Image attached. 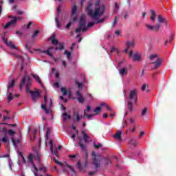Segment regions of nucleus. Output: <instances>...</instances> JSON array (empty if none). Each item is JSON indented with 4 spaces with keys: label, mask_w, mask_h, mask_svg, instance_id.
I'll use <instances>...</instances> for the list:
<instances>
[{
    "label": "nucleus",
    "mask_w": 176,
    "mask_h": 176,
    "mask_svg": "<svg viewBox=\"0 0 176 176\" xmlns=\"http://www.w3.org/2000/svg\"><path fill=\"white\" fill-rule=\"evenodd\" d=\"M78 140H79V142L77 143V145H79V146H80V148H81L82 151H87L86 144H83V143H82V138H78Z\"/></svg>",
    "instance_id": "obj_17"
},
{
    "label": "nucleus",
    "mask_w": 176,
    "mask_h": 176,
    "mask_svg": "<svg viewBox=\"0 0 176 176\" xmlns=\"http://www.w3.org/2000/svg\"><path fill=\"white\" fill-rule=\"evenodd\" d=\"M84 116H87L88 119H91V118H93V116H96V114H87L86 113V110L84 111Z\"/></svg>",
    "instance_id": "obj_30"
},
{
    "label": "nucleus",
    "mask_w": 176,
    "mask_h": 176,
    "mask_svg": "<svg viewBox=\"0 0 176 176\" xmlns=\"http://www.w3.org/2000/svg\"><path fill=\"white\" fill-rule=\"evenodd\" d=\"M41 108L45 111L47 115H49V113H50V110H49V109L46 107V104H41Z\"/></svg>",
    "instance_id": "obj_27"
},
{
    "label": "nucleus",
    "mask_w": 176,
    "mask_h": 176,
    "mask_svg": "<svg viewBox=\"0 0 176 176\" xmlns=\"http://www.w3.org/2000/svg\"><path fill=\"white\" fill-rule=\"evenodd\" d=\"M129 17V12H124V19L126 20Z\"/></svg>",
    "instance_id": "obj_57"
},
{
    "label": "nucleus",
    "mask_w": 176,
    "mask_h": 176,
    "mask_svg": "<svg viewBox=\"0 0 176 176\" xmlns=\"http://www.w3.org/2000/svg\"><path fill=\"white\" fill-rule=\"evenodd\" d=\"M104 20H105V19H100V20H98V21L96 23V24H100V23H104Z\"/></svg>",
    "instance_id": "obj_56"
},
{
    "label": "nucleus",
    "mask_w": 176,
    "mask_h": 176,
    "mask_svg": "<svg viewBox=\"0 0 176 176\" xmlns=\"http://www.w3.org/2000/svg\"><path fill=\"white\" fill-rule=\"evenodd\" d=\"M78 12V7L74 5L72 8V15L74 16Z\"/></svg>",
    "instance_id": "obj_29"
},
{
    "label": "nucleus",
    "mask_w": 176,
    "mask_h": 176,
    "mask_svg": "<svg viewBox=\"0 0 176 176\" xmlns=\"http://www.w3.org/2000/svg\"><path fill=\"white\" fill-rule=\"evenodd\" d=\"M94 148H96V149H98L99 148H101V147L102 146V145L94 144Z\"/></svg>",
    "instance_id": "obj_51"
},
{
    "label": "nucleus",
    "mask_w": 176,
    "mask_h": 176,
    "mask_svg": "<svg viewBox=\"0 0 176 176\" xmlns=\"http://www.w3.org/2000/svg\"><path fill=\"white\" fill-rule=\"evenodd\" d=\"M57 10H58L57 18H56L55 21H56L57 28H60V27H61L62 25L61 22H60V21L58 20V19H60V12H61V8H60V6L58 7Z\"/></svg>",
    "instance_id": "obj_11"
},
{
    "label": "nucleus",
    "mask_w": 176,
    "mask_h": 176,
    "mask_svg": "<svg viewBox=\"0 0 176 176\" xmlns=\"http://www.w3.org/2000/svg\"><path fill=\"white\" fill-rule=\"evenodd\" d=\"M57 45V47H55V50H64V47L65 46V44H64V43H58H58L56 44Z\"/></svg>",
    "instance_id": "obj_19"
},
{
    "label": "nucleus",
    "mask_w": 176,
    "mask_h": 176,
    "mask_svg": "<svg viewBox=\"0 0 176 176\" xmlns=\"http://www.w3.org/2000/svg\"><path fill=\"white\" fill-rule=\"evenodd\" d=\"M71 25H72V22H69L65 26V30H69Z\"/></svg>",
    "instance_id": "obj_47"
},
{
    "label": "nucleus",
    "mask_w": 176,
    "mask_h": 176,
    "mask_svg": "<svg viewBox=\"0 0 176 176\" xmlns=\"http://www.w3.org/2000/svg\"><path fill=\"white\" fill-rule=\"evenodd\" d=\"M14 57H16V58H19V60H21V67L20 69V71H23L24 69V58L20 55H18L16 54H14Z\"/></svg>",
    "instance_id": "obj_13"
},
{
    "label": "nucleus",
    "mask_w": 176,
    "mask_h": 176,
    "mask_svg": "<svg viewBox=\"0 0 176 176\" xmlns=\"http://www.w3.org/2000/svg\"><path fill=\"white\" fill-rule=\"evenodd\" d=\"M54 86H55V87H60V84L56 82L54 83Z\"/></svg>",
    "instance_id": "obj_64"
},
{
    "label": "nucleus",
    "mask_w": 176,
    "mask_h": 176,
    "mask_svg": "<svg viewBox=\"0 0 176 176\" xmlns=\"http://www.w3.org/2000/svg\"><path fill=\"white\" fill-rule=\"evenodd\" d=\"M38 34H39V31L35 30L34 33L32 35V38H35V36H37Z\"/></svg>",
    "instance_id": "obj_50"
},
{
    "label": "nucleus",
    "mask_w": 176,
    "mask_h": 176,
    "mask_svg": "<svg viewBox=\"0 0 176 176\" xmlns=\"http://www.w3.org/2000/svg\"><path fill=\"white\" fill-rule=\"evenodd\" d=\"M76 96H78L77 98V100H78V102H80V104H82V102H85V98H83V96H82V94H80V92L77 91Z\"/></svg>",
    "instance_id": "obj_16"
},
{
    "label": "nucleus",
    "mask_w": 176,
    "mask_h": 176,
    "mask_svg": "<svg viewBox=\"0 0 176 176\" xmlns=\"http://www.w3.org/2000/svg\"><path fill=\"white\" fill-rule=\"evenodd\" d=\"M2 40L4 42V43H6V45L7 43H8V38L6 37H5V36H2Z\"/></svg>",
    "instance_id": "obj_52"
},
{
    "label": "nucleus",
    "mask_w": 176,
    "mask_h": 176,
    "mask_svg": "<svg viewBox=\"0 0 176 176\" xmlns=\"http://www.w3.org/2000/svg\"><path fill=\"white\" fill-rule=\"evenodd\" d=\"M25 47L30 53H34V52H32V50H31V46L28 45V44H26Z\"/></svg>",
    "instance_id": "obj_44"
},
{
    "label": "nucleus",
    "mask_w": 176,
    "mask_h": 176,
    "mask_svg": "<svg viewBox=\"0 0 176 176\" xmlns=\"http://www.w3.org/2000/svg\"><path fill=\"white\" fill-rule=\"evenodd\" d=\"M130 144H131V145H133L135 147L137 146V145L138 144V143H137V142L134 139L131 140Z\"/></svg>",
    "instance_id": "obj_33"
},
{
    "label": "nucleus",
    "mask_w": 176,
    "mask_h": 176,
    "mask_svg": "<svg viewBox=\"0 0 176 176\" xmlns=\"http://www.w3.org/2000/svg\"><path fill=\"white\" fill-rule=\"evenodd\" d=\"M8 138L7 137H3V138H2V141H3V142H8Z\"/></svg>",
    "instance_id": "obj_60"
},
{
    "label": "nucleus",
    "mask_w": 176,
    "mask_h": 176,
    "mask_svg": "<svg viewBox=\"0 0 176 176\" xmlns=\"http://www.w3.org/2000/svg\"><path fill=\"white\" fill-rule=\"evenodd\" d=\"M157 59L155 61L151 63L150 64H154V67L152 68L153 71H155V69H157V68H160V65H162V58H159V55L152 54L149 56V60H155Z\"/></svg>",
    "instance_id": "obj_6"
},
{
    "label": "nucleus",
    "mask_w": 176,
    "mask_h": 176,
    "mask_svg": "<svg viewBox=\"0 0 176 176\" xmlns=\"http://www.w3.org/2000/svg\"><path fill=\"white\" fill-rule=\"evenodd\" d=\"M91 6H93V3H89L87 7V12L89 16L92 20H98L100 16H102L104 13H105V6H101L98 8H95L94 10L91 9Z\"/></svg>",
    "instance_id": "obj_2"
},
{
    "label": "nucleus",
    "mask_w": 176,
    "mask_h": 176,
    "mask_svg": "<svg viewBox=\"0 0 176 176\" xmlns=\"http://www.w3.org/2000/svg\"><path fill=\"white\" fill-rule=\"evenodd\" d=\"M30 75L34 78V79H35L36 82H38L39 85L43 86V84L42 83V81L41 80V78H39V76L34 74H31Z\"/></svg>",
    "instance_id": "obj_18"
},
{
    "label": "nucleus",
    "mask_w": 176,
    "mask_h": 176,
    "mask_svg": "<svg viewBox=\"0 0 176 176\" xmlns=\"http://www.w3.org/2000/svg\"><path fill=\"white\" fill-rule=\"evenodd\" d=\"M138 101V91L137 89H133L130 91L129 95V99L127 100V108L129 112H133L134 111L133 104H137Z\"/></svg>",
    "instance_id": "obj_4"
},
{
    "label": "nucleus",
    "mask_w": 176,
    "mask_h": 176,
    "mask_svg": "<svg viewBox=\"0 0 176 176\" xmlns=\"http://www.w3.org/2000/svg\"><path fill=\"white\" fill-rule=\"evenodd\" d=\"M8 17H9V19H12L10 21L7 23L3 26L4 30L9 28V27H10V25H14V24H16V23H17V21H19V20H21V17H20V16L16 17V16H13L12 15H9Z\"/></svg>",
    "instance_id": "obj_7"
},
{
    "label": "nucleus",
    "mask_w": 176,
    "mask_h": 176,
    "mask_svg": "<svg viewBox=\"0 0 176 176\" xmlns=\"http://www.w3.org/2000/svg\"><path fill=\"white\" fill-rule=\"evenodd\" d=\"M8 133L10 135H13L14 134H16V131H13L12 129H10V130L8 131Z\"/></svg>",
    "instance_id": "obj_45"
},
{
    "label": "nucleus",
    "mask_w": 176,
    "mask_h": 176,
    "mask_svg": "<svg viewBox=\"0 0 176 176\" xmlns=\"http://www.w3.org/2000/svg\"><path fill=\"white\" fill-rule=\"evenodd\" d=\"M97 171H98V169H96V171L89 172V176L94 175V174H96V173H97Z\"/></svg>",
    "instance_id": "obj_54"
},
{
    "label": "nucleus",
    "mask_w": 176,
    "mask_h": 176,
    "mask_svg": "<svg viewBox=\"0 0 176 176\" xmlns=\"http://www.w3.org/2000/svg\"><path fill=\"white\" fill-rule=\"evenodd\" d=\"M118 12H119V5L116 2L114 5V13H118Z\"/></svg>",
    "instance_id": "obj_31"
},
{
    "label": "nucleus",
    "mask_w": 176,
    "mask_h": 176,
    "mask_svg": "<svg viewBox=\"0 0 176 176\" xmlns=\"http://www.w3.org/2000/svg\"><path fill=\"white\" fill-rule=\"evenodd\" d=\"M72 128L73 129V130H74V131L76 132V134H79V131H78V130L76 129V126L72 125Z\"/></svg>",
    "instance_id": "obj_53"
},
{
    "label": "nucleus",
    "mask_w": 176,
    "mask_h": 176,
    "mask_svg": "<svg viewBox=\"0 0 176 176\" xmlns=\"http://www.w3.org/2000/svg\"><path fill=\"white\" fill-rule=\"evenodd\" d=\"M63 122H66L67 119H69V120H70L71 119V116L68 115V113H65L63 114Z\"/></svg>",
    "instance_id": "obj_28"
},
{
    "label": "nucleus",
    "mask_w": 176,
    "mask_h": 176,
    "mask_svg": "<svg viewBox=\"0 0 176 176\" xmlns=\"http://www.w3.org/2000/svg\"><path fill=\"white\" fill-rule=\"evenodd\" d=\"M94 24H96V22H89L86 26V18L85 17V14H82L79 21V26L76 29L75 32L76 34H79L81 31L82 32H86L87 31V28L93 27Z\"/></svg>",
    "instance_id": "obj_5"
},
{
    "label": "nucleus",
    "mask_w": 176,
    "mask_h": 176,
    "mask_svg": "<svg viewBox=\"0 0 176 176\" xmlns=\"http://www.w3.org/2000/svg\"><path fill=\"white\" fill-rule=\"evenodd\" d=\"M133 60V61H140L141 60V55L138 53H135L133 56H132Z\"/></svg>",
    "instance_id": "obj_20"
},
{
    "label": "nucleus",
    "mask_w": 176,
    "mask_h": 176,
    "mask_svg": "<svg viewBox=\"0 0 176 176\" xmlns=\"http://www.w3.org/2000/svg\"><path fill=\"white\" fill-rule=\"evenodd\" d=\"M150 19L152 21H155L156 20V12L153 10H151Z\"/></svg>",
    "instance_id": "obj_22"
},
{
    "label": "nucleus",
    "mask_w": 176,
    "mask_h": 176,
    "mask_svg": "<svg viewBox=\"0 0 176 176\" xmlns=\"http://www.w3.org/2000/svg\"><path fill=\"white\" fill-rule=\"evenodd\" d=\"M50 133H52L50 128H47L46 135H45L47 140H49V135H50Z\"/></svg>",
    "instance_id": "obj_34"
},
{
    "label": "nucleus",
    "mask_w": 176,
    "mask_h": 176,
    "mask_svg": "<svg viewBox=\"0 0 176 176\" xmlns=\"http://www.w3.org/2000/svg\"><path fill=\"white\" fill-rule=\"evenodd\" d=\"M115 34H116V35H120V30H116V32H115Z\"/></svg>",
    "instance_id": "obj_62"
},
{
    "label": "nucleus",
    "mask_w": 176,
    "mask_h": 176,
    "mask_svg": "<svg viewBox=\"0 0 176 176\" xmlns=\"http://www.w3.org/2000/svg\"><path fill=\"white\" fill-rule=\"evenodd\" d=\"M101 111V107H98L94 109V112H95L96 115H99Z\"/></svg>",
    "instance_id": "obj_32"
},
{
    "label": "nucleus",
    "mask_w": 176,
    "mask_h": 176,
    "mask_svg": "<svg viewBox=\"0 0 176 176\" xmlns=\"http://www.w3.org/2000/svg\"><path fill=\"white\" fill-rule=\"evenodd\" d=\"M15 83H16V80L14 79H13L11 82H9L8 90H9L10 89H12V87H14Z\"/></svg>",
    "instance_id": "obj_26"
},
{
    "label": "nucleus",
    "mask_w": 176,
    "mask_h": 176,
    "mask_svg": "<svg viewBox=\"0 0 176 176\" xmlns=\"http://www.w3.org/2000/svg\"><path fill=\"white\" fill-rule=\"evenodd\" d=\"M148 111V109L144 108L142 111V116H145L146 115V112Z\"/></svg>",
    "instance_id": "obj_46"
},
{
    "label": "nucleus",
    "mask_w": 176,
    "mask_h": 176,
    "mask_svg": "<svg viewBox=\"0 0 176 176\" xmlns=\"http://www.w3.org/2000/svg\"><path fill=\"white\" fill-rule=\"evenodd\" d=\"M107 162L106 164H112V162L109 159L106 158Z\"/></svg>",
    "instance_id": "obj_59"
},
{
    "label": "nucleus",
    "mask_w": 176,
    "mask_h": 176,
    "mask_svg": "<svg viewBox=\"0 0 176 176\" xmlns=\"http://www.w3.org/2000/svg\"><path fill=\"white\" fill-rule=\"evenodd\" d=\"M116 48H115V47H111V50H110V53H113V52H116Z\"/></svg>",
    "instance_id": "obj_55"
},
{
    "label": "nucleus",
    "mask_w": 176,
    "mask_h": 176,
    "mask_svg": "<svg viewBox=\"0 0 176 176\" xmlns=\"http://www.w3.org/2000/svg\"><path fill=\"white\" fill-rule=\"evenodd\" d=\"M61 91H62V93H63V96H67V94L68 93V91H67V89H65V87H62Z\"/></svg>",
    "instance_id": "obj_43"
},
{
    "label": "nucleus",
    "mask_w": 176,
    "mask_h": 176,
    "mask_svg": "<svg viewBox=\"0 0 176 176\" xmlns=\"http://www.w3.org/2000/svg\"><path fill=\"white\" fill-rule=\"evenodd\" d=\"M113 138H115V140H118V141H122V131L118 130L113 135Z\"/></svg>",
    "instance_id": "obj_15"
},
{
    "label": "nucleus",
    "mask_w": 176,
    "mask_h": 176,
    "mask_svg": "<svg viewBox=\"0 0 176 176\" xmlns=\"http://www.w3.org/2000/svg\"><path fill=\"white\" fill-rule=\"evenodd\" d=\"M83 140L85 143L89 142V135L85 134V135L83 136Z\"/></svg>",
    "instance_id": "obj_41"
},
{
    "label": "nucleus",
    "mask_w": 176,
    "mask_h": 176,
    "mask_svg": "<svg viewBox=\"0 0 176 176\" xmlns=\"http://www.w3.org/2000/svg\"><path fill=\"white\" fill-rule=\"evenodd\" d=\"M92 156L94 157L93 159V165L96 168H98L100 167V155H96V152L93 151L92 152Z\"/></svg>",
    "instance_id": "obj_9"
},
{
    "label": "nucleus",
    "mask_w": 176,
    "mask_h": 176,
    "mask_svg": "<svg viewBox=\"0 0 176 176\" xmlns=\"http://www.w3.org/2000/svg\"><path fill=\"white\" fill-rule=\"evenodd\" d=\"M67 167H68V168H69V170H71V171H72L74 174H76V170H75L74 169V168H72V166L68 164H65Z\"/></svg>",
    "instance_id": "obj_36"
},
{
    "label": "nucleus",
    "mask_w": 176,
    "mask_h": 176,
    "mask_svg": "<svg viewBox=\"0 0 176 176\" xmlns=\"http://www.w3.org/2000/svg\"><path fill=\"white\" fill-rule=\"evenodd\" d=\"M53 49V47H50L47 50L43 51V53H45L47 56H50V57H53V54L50 52V50Z\"/></svg>",
    "instance_id": "obj_23"
},
{
    "label": "nucleus",
    "mask_w": 176,
    "mask_h": 176,
    "mask_svg": "<svg viewBox=\"0 0 176 176\" xmlns=\"http://www.w3.org/2000/svg\"><path fill=\"white\" fill-rule=\"evenodd\" d=\"M116 23H118V16H116L113 21V23H112L113 27H115V25H116Z\"/></svg>",
    "instance_id": "obj_48"
},
{
    "label": "nucleus",
    "mask_w": 176,
    "mask_h": 176,
    "mask_svg": "<svg viewBox=\"0 0 176 176\" xmlns=\"http://www.w3.org/2000/svg\"><path fill=\"white\" fill-rule=\"evenodd\" d=\"M146 84H144L143 85H142V91H145V89H146Z\"/></svg>",
    "instance_id": "obj_58"
},
{
    "label": "nucleus",
    "mask_w": 176,
    "mask_h": 176,
    "mask_svg": "<svg viewBox=\"0 0 176 176\" xmlns=\"http://www.w3.org/2000/svg\"><path fill=\"white\" fill-rule=\"evenodd\" d=\"M42 170H43V167H40L38 168H37V170H35L36 172L35 171L33 172L34 176H38V173H38V171H42Z\"/></svg>",
    "instance_id": "obj_39"
},
{
    "label": "nucleus",
    "mask_w": 176,
    "mask_h": 176,
    "mask_svg": "<svg viewBox=\"0 0 176 176\" xmlns=\"http://www.w3.org/2000/svg\"><path fill=\"white\" fill-rule=\"evenodd\" d=\"M126 48L124 50V53L127 54L129 53V50H130V49L135 46V41H134V40H132L131 41H128L126 43Z\"/></svg>",
    "instance_id": "obj_10"
},
{
    "label": "nucleus",
    "mask_w": 176,
    "mask_h": 176,
    "mask_svg": "<svg viewBox=\"0 0 176 176\" xmlns=\"http://www.w3.org/2000/svg\"><path fill=\"white\" fill-rule=\"evenodd\" d=\"M26 83V91L27 93H30L32 94V98L34 102H36L37 98H41V93L39 91H31L30 89L31 86H32V80L30 76L27 75V73L25 74V76L23 77L21 81L19 84V89L21 90L23 89V86H24Z\"/></svg>",
    "instance_id": "obj_1"
},
{
    "label": "nucleus",
    "mask_w": 176,
    "mask_h": 176,
    "mask_svg": "<svg viewBox=\"0 0 176 176\" xmlns=\"http://www.w3.org/2000/svg\"><path fill=\"white\" fill-rule=\"evenodd\" d=\"M119 74L120 75H122V76H124V74L125 75H127V70L125 67H123L119 70Z\"/></svg>",
    "instance_id": "obj_25"
},
{
    "label": "nucleus",
    "mask_w": 176,
    "mask_h": 176,
    "mask_svg": "<svg viewBox=\"0 0 176 176\" xmlns=\"http://www.w3.org/2000/svg\"><path fill=\"white\" fill-rule=\"evenodd\" d=\"M144 131H141L140 135H139V138H141V137H142V135H144Z\"/></svg>",
    "instance_id": "obj_63"
},
{
    "label": "nucleus",
    "mask_w": 176,
    "mask_h": 176,
    "mask_svg": "<svg viewBox=\"0 0 176 176\" xmlns=\"http://www.w3.org/2000/svg\"><path fill=\"white\" fill-rule=\"evenodd\" d=\"M145 27H146V30H148V31H153L154 32H157V31H159V30H160V27H162V24L157 23L155 26H153V25H151L148 23H146Z\"/></svg>",
    "instance_id": "obj_8"
},
{
    "label": "nucleus",
    "mask_w": 176,
    "mask_h": 176,
    "mask_svg": "<svg viewBox=\"0 0 176 176\" xmlns=\"http://www.w3.org/2000/svg\"><path fill=\"white\" fill-rule=\"evenodd\" d=\"M6 45L11 49H15L16 50H18L17 47L13 43V41H8Z\"/></svg>",
    "instance_id": "obj_21"
},
{
    "label": "nucleus",
    "mask_w": 176,
    "mask_h": 176,
    "mask_svg": "<svg viewBox=\"0 0 176 176\" xmlns=\"http://www.w3.org/2000/svg\"><path fill=\"white\" fill-rule=\"evenodd\" d=\"M19 155L22 157L23 164H25L27 166H30V164H32L33 168L36 171H38V168L36 167V165H35V163H34V160H37V162H41V154H39V153H36L35 154L30 153L27 157V160H25V158L24 157L23 153H20Z\"/></svg>",
    "instance_id": "obj_3"
},
{
    "label": "nucleus",
    "mask_w": 176,
    "mask_h": 176,
    "mask_svg": "<svg viewBox=\"0 0 176 176\" xmlns=\"http://www.w3.org/2000/svg\"><path fill=\"white\" fill-rule=\"evenodd\" d=\"M54 161L56 164H59V166H61V167L64 166V164L61 163L60 161L57 160L56 159H54Z\"/></svg>",
    "instance_id": "obj_42"
},
{
    "label": "nucleus",
    "mask_w": 176,
    "mask_h": 176,
    "mask_svg": "<svg viewBox=\"0 0 176 176\" xmlns=\"http://www.w3.org/2000/svg\"><path fill=\"white\" fill-rule=\"evenodd\" d=\"M76 85H77L78 89H82V87H83V85H82V83L78 81H76Z\"/></svg>",
    "instance_id": "obj_49"
},
{
    "label": "nucleus",
    "mask_w": 176,
    "mask_h": 176,
    "mask_svg": "<svg viewBox=\"0 0 176 176\" xmlns=\"http://www.w3.org/2000/svg\"><path fill=\"white\" fill-rule=\"evenodd\" d=\"M75 116H76V118L74 119V122H79V120H80V117L79 116V113H76Z\"/></svg>",
    "instance_id": "obj_37"
},
{
    "label": "nucleus",
    "mask_w": 176,
    "mask_h": 176,
    "mask_svg": "<svg viewBox=\"0 0 176 176\" xmlns=\"http://www.w3.org/2000/svg\"><path fill=\"white\" fill-rule=\"evenodd\" d=\"M32 25V22H29V23L28 24L27 28L28 30L30 28V27H31Z\"/></svg>",
    "instance_id": "obj_61"
},
{
    "label": "nucleus",
    "mask_w": 176,
    "mask_h": 176,
    "mask_svg": "<svg viewBox=\"0 0 176 176\" xmlns=\"http://www.w3.org/2000/svg\"><path fill=\"white\" fill-rule=\"evenodd\" d=\"M55 38H56V35L54 34H52V36L50 37V41H52V43L53 45H57V43H58V41Z\"/></svg>",
    "instance_id": "obj_24"
},
{
    "label": "nucleus",
    "mask_w": 176,
    "mask_h": 176,
    "mask_svg": "<svg viewBox=\"0 0 176 176\" xmlns=\"http://www.w3.org/2000/svg\"><path fill=\"white\" fill-rule=\"evenodd\" d=\"M77 168H78V170H80V171H82L83 170V167L82 166V164H80V161H78L77 162Z\"/></svg>",
    "instance_id": "obj_35"
},
{
    "label": "nucleus",
    "mask_w": 176,
    "mask_h": 176,
    "mask_svg": "<svg viewBox=\"0 0 176 176\" xmlns=\"http://www.w3.org/2000/svg\"><path fill=\"white\" fill-rule=\"evenodd\" d=\"M64 54L66 55L67 58H68V60H69V58H71V53L69 51H67V50L65 51Z\"/></svg>",
    "instance_id": "obj_38"
},
{
    "label": "nucleus",
    "mask_w": 176,
    "mask_h": 176,
    "mask_svg": "<svg viewBox=\"0 0 176 176\" xmlns=\"http://www.w3.org/2000/svg\"><path fill=\"white\" fill-rule=\"evenodd\" d=\"M157 21L160 23H163L165 24V25H167V19H166V18H164L162 15H158Z\"/></svg>",
    "instance_id": "obj_14"
},
{
    "label": "nucleus",
    "mask_w": 176,
    "mask_h": 176,
    "mask_svg": "<svg viewBox=\"0 0 176 176\" xmlns=\"http://www.w3.org/2000/svg\"><path fill=\"white\" fill-rule=\"evenodd\" d=\"M50 149L52 152V153H54L55 156H58V151H57V148H56L54 151H53V140H50Z\"/></svg>",
    "instance_id": "obj_12"
},
{
    "label": "nucleus",
    "mask_w": 176,
    "mask_h": 176,
    "mask_svg": "<svg viewBox=\"0 0 176 176\" xmlns=\"http://www.w3.org/2000/svg\"><path fill=\"white\" fill-rule=\"evenodd\" d=\"M8 102H10L12 100H13V94L12 92L9 93L8 97Z\"/></svg>",
    "instance_id": "obj_40"
}]
</instances>
